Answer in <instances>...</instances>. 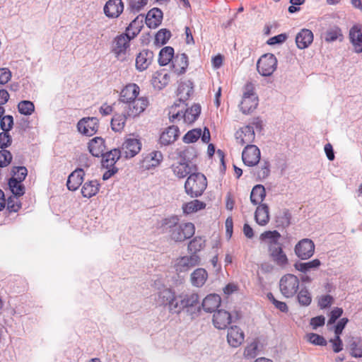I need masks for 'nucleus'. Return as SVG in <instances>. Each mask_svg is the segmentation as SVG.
I'll list each match as a JSON object with an SVG mask.
<instances>
[{
	"mask_svg": "<svg viewBox=\"0 0 362 362\" xmlns=\"http://www.w3.org/2000/svg\"><path fill=\"white\" fill-rule=\"evenodd\" d=\"M132 39L128 35L123 33L117 36L113 42L112 51L117 55L125 54L130 46Z\"/></svg>",
	"mask_w": 362,
	"mask_h": 362,
	"instance_id": "obj_18",
	"label": "nucleus"
},
{
	"mask_svg": "<svg viewBox=\"0 0 362 362\" xmlns=\"http://www.w3.org/2000/svg\"><path fill=\"white\" fill-rule=\"evenodd\" d=\"M199 262V256L191 254L189 256H183L177 258L175 261L174 268L178 273L186 272L191 268L198 265Z\"/></svg>",
	"mask_w": 362,
	"mask_h": 362,
	"instance_id": "obj_8",
	"label": "nucleus"
},
{
	"mask_svg": "<svg viewBox=\"0 0 362 362\" xmlns=\"http://www.w3.org/2000/svg\"><path fill=\"white\" fill-rule=\"evenodd\" d=\"M147 2L148 0H129V8L134 13L139 12L147 4Z\"/></svg>",
	"mask_w": 362,
	"mask_h": 362,
	"instance_id": "obj_59",
	"label": "nucleus"
},
{
	"mask_svg": "<svg viewBox=\"0 0 362 362\" xmlns=\"http://www.w3.org/2000/svg\"><path fill=\"white\" fill-rule=\"evenodd\" d=\"M221 298L217 294H209L202 301V308L207 313L215 311L221 305Z\"/></svg>",
	"mask_w": 362,
	"mask_h": 362,
	"instance_id": "obj_32",
	"label": "nucleus"
},
{
	"mask_svg": "<svg viewBox=\"0 0 362 362\" xmlns=\"http://www.w3.org/2000/svg\"><path fill=\"white\" fill-rule=\"evenodd\" d=\"M19 112L24 115H30L35 111V105L30 100H22L18 105Z\"/></svg>",
	"mask_w": 362,
	"mask_h": 362,
	"instance_id": "obj_48",
	"label": "nucleus"
},
{
	"mask_svg": "<svg viewBox=\"0 0 362 362\" xmlns=\"http://www.w3.org/2000/svg\"><path fill=\"white\" fill-rule=\"evenodd\" d=\"M13 125V118L11 115L4 116L0 120V127L3 132H9Z\"/></svg>",
	"mask_w": 362,
	"mask_h": 362,
	"instance_id": "obj_57",
	"label": "nucleus"
},
{
	"mask_svg": "<svg viewBox=\"0 0 362 362\" xmlns=\"http://www.w3.org/2000/svg\"><path fill=\"white\" fill-rule=\"evenodd\" d=\"M121 156L122 154L118 148H114L106 153H103L102 165L105 168H115V165Z\"/></svg>",
	"mask_w": 362,
	"mask_h": 362,
	"instance_id": "obj_33",
	"label": "nucleus"
},
{
	"mask_svg": "<svg viewBox=\"0 0 362 362\" xmlns=\"http://www.w3.org/2000/svg\"><path fill=\"white\" fill-rule=\"evenodd\" d=\"M85 173L83 169L77 168L68 177L66 186L69 190H76L82 184Z\"/></svg>",
	"mask_w": 362,
	"mask_h": 362,
	"instance_id": "obj_26",
	"label": "nucleus"
},
{
	"mask_svg": "<svg viewBox=\"0 0 362 362\" xmlns=\"http://www.w3.org/2000/svg\"><path fill=\"white\" fill-rule=\"evenodd\" d=\"M179 134L180 129L177 126H170L165 128L160 134L159 142L161 145L168 146L177 139Z\"/></svg>",
	"mask_w": 362,
	"mask_h": 362,
	"instance_id": "obj_20",
	"label": "nucleus"
},
{
	"mask_svg": "<svg viewBox=\"0 0 362 362\" xmlns=\"http://www.w3.org/2000/svg\"><path fill=\"white\" fill-rule=\"evenodd\" d=\"M243 163L247 166L256 165L260 160V151L255 145H247L242 153Z\"/></svg>",
	"mask_w": 362,
	"mask_h": 362,
	"instance_id": "obj_13",
	"label": "nucleus"
},
{
	"mask_svg": "<svg viewBox=\"0 0 362 362\" xmlns=\"http://www.w3.org/2000/svg\"><path fill=\"white\" fill-rule=\"evenodd\" d=\"M139 86L134 83L127 84L121 90L119 101L126 104L127 114L129 117H135L142 113L149 105L147 97H139Z\"/></svg>",
	"mask_w": 362,
	"mask_h": 362,
	"instance_id": "obj_1",
	"label": "nucleus"
},
{
	"mask_svg": "<svg viewBox=\"0 0 362 362\" xmlns=\"http://www.w3.org/2000/svg\"><path fill=\"white\" fill-rule=\"evenodd\" d=\"M314 35L313 32L306 28L301 29L296 36V44L298 49L308 48L313 42Z\"/></svg>",
	"mask_w": 362,
	"mask_h": 362,
	"instance_id": "obj_21",
	"label": "nucleus"
},
{
	"mask_svg": "<svg viewBox=\"0 0 362 362\" xmlns=\"http://www.w3.org/2000/svg\"><path fill=\"white\" fill-rule=\"evenodd\" d=\"M277 68V59L271 53L261 56L257 62V71L263 76H270Z\"/></svg>",
	"mask_w": 362,
	"mask_h": 362,
	"instance_id": "obj_7",
	"label": "nucleus"
},
{
	"mask_svg": "<svg viewBox=\"0 0 362 362\" xmlns=\"http://www.w3.org/2000/svg\"><path fill=\"white\" fill-rule=\"evenodd\" d=\"M206 206V204L205 202L199 199H193L183 203L182 205V210L185 215H189L204 209Z\"/></svg>",
	"mask_w": 362,
	"mask_h": 362,
	"instance_id": "obj_31",
	"label": "nucleus"
},
{
	"mask_svg": "<svg viewBox=\"0 0 362 362\" xmlns=\"http://www.w3.org/2000/svg\"><path fill=\"white\" fill-rule=\"evenodd\" d=\"M171 37V33L167 29H160L156 34L155 43L158 45H163L167 43Z\"/></svg>",
	"mask_w": 362,
	"mask_h": 362,
	"instance_id": "obj_50",
	"label": "nucleus"
},
{
	"mask_svg": "<svg viewBox=\"0 0 362 362\" xmlns=\"http://www.w3.org/2000/svg\"><path fill=\"white\" fill-rule=\"evenodd\" d=\"M129 117L127 114H115L111 120V127L114 132H121L124 126L127 121V118Z\"/></svg>",
	"mask_w": 362,
	"mask_h": 362,
	"instance_id": "obj_42",
	"label": "nucleus"
},
{
	"mask_svg": "<svg viewBox=\"0 0 362 362\" xmlns=\"http://www.w3.org/2000/svg\"><path fill=\"white\" fill-rule=\"evenodd\" d=\"M12 143V139L8 132H2L0 133V148L5 149L6 148L11 146Z\"/></svg>",
	"mask_w": 362,
	"mask_h": 362,
	"instance_id": "obj_60",
	"label": "nucleus"
},
{
	"mask_svg": "<svg viewBox=\"0 0 362 362\" xmlns=\"http://www.w3.org/2000/svg\"><path fill=\"white\" fill-rule=\"evenodd\" d=\"M177 155L181 160L192 163V160L197 157V151L192 146H186L178 150Z\"/></svg>",
	"mask_w": 362,
	"mask_h": 362,
	"instance_id": "obj_37",
	"label": "nucleus"
},
{
	"mask_svg": "<svg viewBox=\"0 0 362 362\" xmlns=\"http://www.w3.org/2000/svg\"><path fill=\"white\" fill-rule=\"evenodd\" d=\"M162 160V153L160 151H153L144 157L142 165L145 168L150 169L158 166Z\"/></svg>",
	"mask_w": 362,
	"mask_h": 362,
	"instance_id": "obj_35",
	"label": "nucleus"
},
{
	"mask_svg": "<svg viewBox=\"0 0 362 362\" xmlns=\"http://www.w3.org/2000/svg\"><path fill=\"white\" fill-rule=\"evenodd\" d=\"M208 279V273L203 268L196 269L190 275L192 284L195 287H202Z\"/></svg>",
	"mask_w": 362,
	"mask_h": 362,
	"instance_id": "obj_34",
	"label": "nucleus"
},
{
	"mask_svg": "<svg viewBox=\"0 0 362 362\" xmlns=\"http://www.w3.org/2000/svg\"><path fill=\"white\" fill-rule=\"evenodd\" d=\"M266 196L265 188L263 185H255L250 194V201L254 205L259 204L262 202Z\"/></svg>",
	"mask_w": 362,
	"mask_h": 362,
	"instance_id": "obj_40",
	"label": "nucleus"
},
{
	"mask_svg": "<svg viewBox=\"0 0 362 362\" xmlns=\"http://www.w3.org/2000/svg\"><path fill=\"white\" fill-rule=\"evenodd\" d=\"M7 209L10 212H17L21 208V203L19 197L17 196L12 195L7 199Z\"/></svg>",
	"mask_w": 362,
	"mask_h": 362,
	"instance_id": "obj_53",
	"label": "nucleus"
},
{
	"mask_svg": "<svg viewBox=\"0 0 362 362\" xmlns=\"http://www.w3.org/2000/svg\"><path fill=\"white\" fill-rule=\"evenodd\" d=\"M177 298L174 291L170 288H163L161 290L158 296L156 302L160 305L168 306L170 312L175 313V309L173 306L175 305V302Z\"/></svg>",
	"mask_w": 362,
	"mask_h": 362,
	"instance_id": "obj_12",
	"label": "nucleus"
},
{
	"mask_svg": "<svg viewBox=\"0 0 362 362\" xmlns=\"http://www.w3.org/2000/svg\"><path fill=\"white\" fill-rule=\"evenodd\" d=\"M171 170L175 177L178 179H182L189 176L190 174L198 171V167L196 164L189 163L183 160L174 163L171 165Z\"/></svg>",
	"mask_w": 362,
	"mask_h": 362,
	"instance_id": "obj_10",
	"label": "nucleus"
},
{
	"mask_svg": "<svg viewBox=\"0 0 362 362\" xmlns=\"http://www.w3.org/2000/svg\"><path fill=\"white\" fill-rule=\"evenodd\" d=\"M339 40L341 41L343 40V34L341 30L335 26L327 30L325 35V40L327 42H332Z\"/></svg>",
	"mask_w": 362,
	"mask_h": 362,
	"instance_id": "obj_43",
	"label": "nucleus"
},
{
	"mask_svg": "<svg viewBox=\"0 0 362 362\" xmlns=\"http://www.w3.org/2000/svg\"><path fill=\"white\" fill-rule=\"evenodd\" d=\"M100 185L96 180H91L84 183L81 188V194L84 197L90 198L99 191Z\"/></svg>",
	"mask_w": 362,
	"mask_h": 362,
	"instance_id": "obj_39",
	"label": "nucleus"
},
{
	"mask_svg": "<svg viewBox=\"0 0 362 362\" xmlns=\"http://www.w3.org/2000/svg\"><path fill=\"white\" fill-rule=\"evenodd\" d=\"M169 238L174 242H183L192 238L195 233V226L191 222H180L177 216L165 220Z\"/></svg>",
	"mask_w": 362,
	"mask_h": 362,
	"instance_id": "obj_3",
	"label": "nucleus"
},
{
	"mask_svg": "<svg viewBox=\"0 0 362 362\" xmlns=\"http://www.w3.org/2000/svg\"><path fill=\"white\" fill-rule=\"evenodd\" d=\"M294 251L298 258L308 259L314 255L315 244L310 239H302L296 245Z\"/></svg>",
	"mask_w": 362,
	"mask_h": 362,
	"instance_id": "obj_9",
	"label": "nucleus"
},
{
	"mask_svg": "<svg viewBox=\"0 0 362 362\" xmlns=\"http://www.w3.org/2000/svg\"><path fill=\"white\" fill-rule=\"evenodd\" d=\"M269 300L274 305V306L281 312L286 313L288 310L286 303L277 300L272 293L267 294Z\"/></svg>",
	"mask_w": 362,
	"mask_h": 362,
	"instance_id": "obj_58",
	"label": "nucleus"
},
{
	"mask_svg": "<svg viewBox=\"0 0 362 362\" xmlns=\"http://www.w3.org/2000/svg\"><path fill=\"white\" fill-rule=\"evenodd\" d=\"M11 78V72L8 68L0 69V84L7 83Z\"/></svg>",
	"mask_w": 362,
	"mask_h": 362,
	"instance_id": "obj_63",
	"label": "nucleus"
},
{
	"mask_svg": "<svg viewBox=\"0 0 362 362\" xmlns=\"http://www.w3.org/2000/svg\"><path fill=\"white\" fill-rule=\"evenodd\" d=\"M307 339L309 342H310L313 344L318 345V346H326L327 345V341L325 339L317 334L315 333H310L308 334Z\"/></svg>",
	"mask_w": 362,
	"mask_h": 362,
	"instance_id": "obj_55",
	"label": "nucleus"
},
{
	"mask_svg": "<svg viewBox=\"0 0 362 362\" xmlns=\"http://www.w3.org/2000/svg\"><path fill=\"white\" fill-rule=\"evenodd\" d=\"M230 322L231 315L228 311L218 310L214 314L213 323L217 329H225L230 324Z\"/></svg>",
	"mask_w": 362,
	"mask_h": 362,
	"instance_id": "obj_24",
	"label": "nucleus"
},
{
	"mask_svg": "<svg viewBox=\"0 0 362 362\" xmlns=\"http://www.w3.org/2000/svg\"><path fill=\"white\" fill-rule=\"evenodd\" d=\"M12 173L13 175L11 178H16L17 180L23 182L28 175V170L24 166H14Z\"/></svg>",
	"mask_w": 362,
	"mask_h": 362,
	"instance_id": "obj_54",
	"label": "nucleus"
},
{
	"mask_svg": "<svg viewBox=\"0 0 362 362\" xmlns=\"http://www.w3.org/2000/svg\"><path fill=\"white\" fill-rule=\"evenodd\" d=\"M351 354L354 357H362V344L353 342L351 344Z\"/></svg>",
	"mask_w": 362,
	"mask_h": 362,
	"instance_id": "obj_64",
	"label": "nucleus"
},
{
	"mask_svg": "<svg viewBox=\"0 0 362 362\" xmlns=\"http://www.w3.org/2000/svg\"><path fill=\"white\" fill-rule=\"evenodd\" d=\"M245 340L243 331L238 326H232L228 329L227 341L228 344L237 348L240 346Z\"/></svg>",
	"mask_w": 362,
	"mask_h": 362,
	"instance_id": "obj_16",
	"label": "nucleus"
},
{
	"mask_svg": "<svg viewBox=\"0 0 362 362\" xmlns=\"http://www.w3.org/2000/svg\"><path fill=\"white\" fill-rule=\"evenodd\" d=\"M298 300L299 303L303 306H308L311 303V295L305 287L300 290L298 294Z\"/></svg>",
	"mask_w": 362,
	"mask_h": 362,
	"instance_id": "obj_51",
	"label": "nucleus"
},
{
	"mask_svg": "<svg viewBox=\"0 0 362 362\" xmlns=\"http://www.w3.org/2000/svg\"><path fill=\"white\" fill-rule=\"evenodd\" d=\"M205 247V240L201 237L194 238L188 244V250L192 254L197 255Z\"/></svg>",
	"mask_w": 362,
	"mask_h": 362,
	"instance_id": "obj_46",
	"label": "nucleus"
},
{
	"mask_svg": "<svg viewBox=\"0 0 362 362\" xmlns=\"http://www.w3.org/2000/svg\"><path fill=\"white\" fill-rule=\"evenodd\" d=\"M77 128L80 133L90 136L94 135L98 130L99 122L96 117H84L79 120Z\"/></svg>",
	"mask_w": 362,
	"mask_h": 362,
	"instance_id": "obj_11",
	"label": "nucleus"
},
{
	"mask_svg": "<svg viewBox=\"0 0 362 362\" xmlns=\"http://www.w3.org/2000/svg\"><path fill=\"white\" fill-rule=\"evenodd\" d=\"M207 187L206 177L197 171L190 174L185 183V191L191 197L201 196Z\"/></svg>",
	"mask_w": 362,
	"mask_h": 362,
	"instance_id": "obj_4",
	"label": "nucleus"
},
{
	"mask_svg": "<svg viewBox=\"0 0 362 362\" xmlns=\"http://www.w3.org/2000/svg\"><path fill=\"white\" fill-rule=\"evenodd\" d=\"M202 135L201 129H193L188 131L183 136L182 141L185 144H191L196 142Z\"/></svg>",
	"mask_w": 362,
	"mask_h": 362,
	"instance_id": "obj_49",
	"label": "nucleus"
},
{
	"mask_svg": "<svg viewBox=\"0 0 362 362\" xmlns=\"http://www.w3.org/2000/svg\"><path fill=\"white\" fill-rule=\"evenodd\" d=\"M124 10L122 0H109L104 6V12L109 18L118 17Z\"/></svg>",
	"mask_w": 362,
	"mask_h": 362,
	"instance_id": "obj_23",
	"label": "nucleus"
},
{
	"mask_svg": "<svg viewBox=\"0 0 362 362\" xmlns=\"http://www.w3.org/2000/svg\"><path fill=\"white\" fill-rule=\"evenodd\" d=\"M13 156L11 152L6 149L0 150V167L8 166L12 160Z\"/></svg>",
	"mask_w": 362,
	"mask_h": 362,
	"instance_id": "obj_56",
	"label": "nucleus"
},
{
	"mask_svg": "<svg viewBox=\"0 0 362 362\" xmlns=\"http://www.w3.org/2000/svg\"><path fill=\"white\" fill-rule=\"evenodd\" d=\"M255 138V134L253 128L250 126H245L238 130L235 133V139L237 144L243 146L245 144L250 145Z\"/></svg>",
	"mask_w": 362,
	"mask_h": 362,
	"instance_id": "obj_15",
	"label": "nucleus"
},
{
	"mask_svg": "<svg viewBox=\"0 0 362 362\" xmlns=\"http://www.w3.org/2000/svg\"><path fill=\"white\" fill-rule=\"evenodd\" d=\"M255 218L256 222L260 226H265L269 221V207L267 204H260L257 206Z\"/></svg>",
	"mask_w": 362,
	"mask_h": 362,
	"instance_id": "obj_36",
	"label": "nucleus"
},
{
	"mask_svg": "<svg viewBox=\"0 0 362 362\" xmlns=\"http://www.w3.org/2000/svg\"><path fill=\"white\" fill-rule=\"evenodd\" d=\"M141 146L139 136L130 134L125 137L119 151L124 158H132L141 151Z\"/></svg>",
	"mask_w": 362,
	"mask_h": 362,
	"instance_id": "obj_5",
	"label": "nucleus"
},
{
	"mask_svg": "<svg viewBox=\"0 0 362 362\" xmlns=\"http://www.w3.org/2000/svg\"><path fill=\"white\" fill-rule=\"evenodd\" d=\"M281 238L280 233L276 230H268L262 233L260 235V240L262 241H264L268 245V251L272 248L276 247L280 245H281V243H279V239Z\"/></svg>",
	"mask_w": 362,
	"mask_h": 362,
	"instance_id": "obj_29",
	"label": "nucleus"
},
{
	"mask_svg": "<svg viewBox=\"0 0 362 362\" xmlns=\"http://www.w3.org/2000/svg\"><path fill=\"white\" fill-rule=\"evenodd\" d=\"M258 354V342L253 341L252 342L247 344L244 350L243 355L247 358H253Z\"/></svg>",
	"mask_w": 362,
	"mask_h": 362,
	"instance_id": "obj_52",
	"label": "nucleus"
},
{
	"mask_svg": "<svg viewBox=\"0 0 362 362\" xmlns=\"http://www.w3.org/2000/svg\"><path fill=\"white\" fill-rule=\"evenodd\" d=\"M175 302V305L173 308L175 309V313H178L182 310L186 308L194 307L199 303V296L197 293H192L187 294L180 295Z\"/></svg>",
	"mask_w": 362,
	"mask_h": 362,
	"instance_id": "obj_14",
	"label": "nucleus"
},
{
	"mask_svg": "<svg viewBox=\"0 0 362 362\" xmlns=\"http://www.w3.org/2000/svg\"><path fill=\"white\" fill-rule=\"evenodd\" d=\"M333 300L330 295H325L319 298L318 305L321 308H326L332 304Z\"/></svg>",
	"mask_w": 362,
	"mask_h": 362,
	"instance_id": "obj_62",
	"label": "nucleus"
},
{
	"mask_svg": "<svg viewBox=\"0 0 362 362\" xmlns=\"http://www.w3.org/2000/svg\"><path fill=\"white\" fill-rule=\"evenodd\" d=\"M88 148L90 153L95 157L103 156L106 150L105 139L100 136L93 138L88 143Z\"/></svg>",
	"mask_w": 362,
	"mask_h": 362,
	"instance_id": "obj_22",
	"label": "nucleus"
},
{
	"mask_svg": "<svg viewBox=\"0 0 362 362\" xmlns=\"http://www.w3.org/2000/svg\"><path fill=\"white\" fill-rule=\"evenodd\" d=\"M349 39L356 53L362 52V30L358 25H354L349 30Z\"/></svg>",
	"mask_w": 362,
	"mask_h": 362,
	"instance_id": "obj_28",
	"label": "nucleus"
},
{
	"mask_svg": "<svg viewBox=\"0 0 362 362\" xmlns=\"http://www.w3.org/2000/svg\"><path fill=\"white\" fill-rule=\"evenodd\" d=\"M321 265V262L318 259H315L307 262H300L295 264V268L301 272H307L313 269H317Z\"/></svg>",
	"mask_w": 362,
	"mask_h": 362,
	"instance_id": "obj_45",
	"label": "nucleus"
},
{
	"mask_svg": "<svg viewBox=\"0 0 362 362\" xmlns=\"http://www.w3.org/2000/svg\"><path fill=\"white\" fill-rule=\"evenodd\" d=\"M170 80V74L167 72L163 71H156L153 76L152 84L155 88L162 89L169 83Z\"/></svg>",
	"mask_w": 362,
	"mask_h": 362,
	"instance_id": "obj_38",
	"label": "nucleus"
},
{
	"mask_svg": "<svg viewBox=\"0 0 362 362\" xmlns=\"http://www.w3.org/2000/svg\"><path fill=\"white\" fill-rule=\"evenodd\" d=\"M8 186L13 195L21 197L25 194V187L21 181L17 180L16 178H10L8 180Z\"/></svg>",
	"mask_w": 362,
	"mask_h": 362,
	"instance_id": "obj_44",
	"label": "nucleus"
},
{
	"mask_svg": "<svg viewBox=\"0 0 362 362\" xmlns=\"http://www.w3.org/2000/svg\"><path fill=\"white\" fill-rule=\"evenodd\" d=\"M163 12L158 8L151 9L146 16V24L149 28H156L161 24Z\"/></svg>",
	"mask_w": 362,
	"mask_h": 362,
	"instance_id": "obj_27",
	"label": "nucleus"
},
{
	"mask_svg": "<svg viewBox=\"0 0 362 362\" xmlns=\"http://www.w3.org/2000/svg\"><path fill=\"white\" fill-rule=\"evenodd\" d=\"M138 18L131 22L126 29V35H128L131 39L134 38L141 31L143 26L142 21H139Z\"/></svg>",
	"mask_w": 362,
	"mask_h": 362,
	"instance_id": "obj_47",
	"label": "nucleus"
},
{
	"mask_svg": "<svg viewBox=\"0 0 362 362\" xmlns=\"http://www.w3.org/2000/svg\"><path fill=\"white\" fill-rule=\"evenodd\" d=\"M189 95L187 92L186 97L180 98L169 107L168 117L170 122H175L182 119L185 124H191L199 117L201 113V106L199 104H194L190 107H187L185 100Z\"/></svg>",
	"mask_w": 362,
	"mask_h": 362,
	"instance_id": "obj_2",
	"label": "nucleus"
},
{
	"mask_svg": "<svg viewBox=\"0 0 362 362\" xmlns=\"http://www.w3.org/2000/svg\"><path fill=\"white\" fill-rule=\"evenodd\" d=\"M258 102L257 96L243 97L239 105L240 110L245 115L250 114L257 109Z\"/></svg>",
	"mask_w": 362,
	"mask_h": 362,
	"instance_id": "obj_30",
	"label": "nucleus"
},
{
	"mask_svg": "<svg viewBox=\"0 0 362 362\" xmlns=\"http://www.w3.org/2000/svg\"><path fill=\"white\" fill-rule=\"evenodd\" d=\"M153 53L151 51L144 49L140 52L136 58V68L140 71L146 70L151 64Z\"/></svg>",
	"mask_w": 362,
	"mask_h": 362,
	"instance_id": "obj_25",
	"label": "nucleus"
},
{
	"mask_svg": "<svg viewBox=\"0 0 362 362\" xmlns=\"http://www.w3.org/2000/svg\"><path fill=\"white\" fill-rule=\"evenodd\" d=\"M269 254L274 264L281 268H285L288 264V259L283 250L282 244L271 248L269 250Z\"/></svg>",
	"mask_w": 362,
	"mask_h": 362,
	"instance_id": "obj_19",
	"label": "nucleus"
},
{
	"mask_svg": "<svg viewBox=\"0 0 362 362\" xmlns=\"http://www.w3.org/2000/svg\"><path fill=\"white\" fill-rule=\"evenodd\" d=\"M300 286L298 278L292 274L284 275L279 281V289L285 298H292L298 292Z\"/></svg>",
	"mask_w": 362,
	"mask_h": 362,
	"instance_id": "obj_6",
	"label": "nucleus"
},
{
	"mask_svg": "<svg viewBox=\"0 0 362 362\" xmlns=\"http://www.w3.org/2000/svg\"><path fill=\"white\" fill-rule=\"evenodd\" d=\"M257 96L255 93V84L251 81H247L243 88V97Z\"/></svg>",
	"mask_w": 362,
	"mask_h": 362,
	"instance_id": "obj_61",
	"label": "nucleus"
},
{
	"mask_svg": "<svg viewBox=\"0 0 362 362\" xmlns=\"http://www.w3.org/2000/svg\"><path fill=\"white\" fill-rule=\"evenodd\" d=\"M189 65L188 57L185 53L177 54L173 58L171 69L176 75H182L186 72Z\"/></svg>",
	"mask_w": 362,
	"mask_h": 362,
	"instance_id": "obj_17",
	"label": "nucleus"
},
{
	"mask_svg": "<svg viewBox=\"0 0 362 362\" xmlns=\"http://www.w3.org/2000/svg\"><path fill=\"white\" fill-rule=\"evenodd\" d=\"M174 56V49L172 47H165L159 52L158 63L160 66H165L172 62Z\"/></svg>",
	"mask_w": 362,
	"mask_h": 362,
	"instance_id": "obj_41",
	"label": "nucleus"
}]
</instances>
